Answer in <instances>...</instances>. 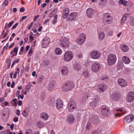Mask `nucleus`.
I'll use <instances>...</instances> for the list:
<instances>
[{"mask_svg": "<svg viewBox=\"0 0 134 134\" xmlns=\"http://www.w3.org/2000/svg\"><path fill=\"white\" fill-rule=\"evenodd\" d=\"M31 85L30 82H29L28 83L27 85L26 86L25 88V90H27L29 91V90L30 88Z\"/></svg>", "mask_w": 134, "mask_h": 134, "instance_id": "obj_39", "label": "nucleus"}, {"mask_svg": "<svg viewBox=\"0 0 134 134\" xmlns=\"http://www.w3.org/2000/svg\"><path fill=\"white\" fill-rule=\"evenodd\" d=\"M127 1L123 0H120L118 2L119 4H122L125 6L127 5Z\"/></svg>", "mask_w": 134, "mask_h": 134, "instance_id": "obj_34", "label": "nucleus"}, {"mask_svg": "<svg viewBox=\"0 0 134 134\" xmlns=\"http://www.w3.org/2000/svg\"><path fill=\"white\" fill-rule=\"evenodd\" d=\"M36 124L37 126L39 128H42L44 126L43 124L41 121H38Z\"/></svg>", "mask_w": 134, "mask_h": 134, "instance_id": "obj_37", "label": "nucleus"}, {"mask_svg": "<svg viewBox=\"0 0 134 134\" xmlns=\"http://www.w3.org/2000/svg\"><path fill=\"white\" fill-rule=\"evenodd\" d=\"M98 38L99 40L102 41L104 39L105 37V34L103 32H100L98 34Z\"/></svg>", "mask_w": 134, "mask_h": 134, "instance_id": "obj_28", "label": "nucleus"}, {"mask_svg": "<svg viewBox=\"0 0 134 134\" xmlns=\"http://www.w3.org/2000/svg\"><path fill=\"white\" fill-rule=\"evenodd\" d=\"M134 119V116L133 115H128L125 117L123 119V122L125 124H128L132 121Z\"/></svg>", "mask_w": 134, "mask_h": 134, "instance_id": "obj_10", "label": "nucleus"}, {"mask_svg": "<svg viewBox=\"0 0 134 134\" xmlns=\"http://www.w3.org/2000/svg\"><path fill=\"white\" fill-rule=\"evenodd\" d=\"M94 12L93 10L91 8L87 9L86 10V14L87 16L90 18H92Z\"/></svg>", "mask_w": 134, "mask_h": 134, "instance_id": "obj_18", "label": "nucleus"}, {"mask_svg": "<svg viewBox=\"0 0 134 134\" xmlns=\"http://www.w3.org/2000/svg\"><path fill=\"white\" fill-rule=\"evenodd\" d=\"M61 72L63 75H66L68 72V68L66 66L63 67L61 69Z\"/></svg>", "mask_w": 134, "mask_h": 134, "instance_id": "obj_23", "label": "nucleus"}, {"mask_svg": "<svg viewBox=\"0 0 134 134\" xmlns=\"http://www.w3.org/2000/svg\"><path fill=\"white\" fill-rule=\"evenodd\" d=\"M126 100L128 102H131L134 100V92L131 91L129 92L127 96Z\"/></svg>", "mask_w": 134, "mask_h": 134, "instance_id": "obj_13", "label": "nucleus"}, {"mask_svg": "<svg viewBox=\"0 0 134 134\" xmlns=\"http://www.w3.org/2000/svg\"><path fill=\"white\" fill-rule=\"evenodd\" d=\"M25 10V8L24 7H22L20 9V11L21 12H24Z\"/></svg>", "mask_w": 134, "mask_h": 134, "instance_id": "obj_57", "label": "nucleus"}, {"mask_svg": "<svg viewBox=\"0 0 134 134\" xmlns=\"http://www.w3.org/2000/svg\"><path fill=\"white\" fill-rule=\"evenodd\" d=\"M103 21L105 25L110 24L113 21V19L109 13H105L103 16Z\"/></svg>", "mask_w": 134, "mask_h": 134, "instance_id": "obj_3", "label": "nucleus"}, {"mask_svg": "<svg viewBox=\"0 0 134 134\" xmlns=\"http://www.w3.org/2000/svg\"><path fill=\"white\" fill-rule=\"evenodd\" d=\"M3 3L5 6H7L8 4V0H5L3 2Z\"/></svg>", "mask_w": 134, "mask_h": 134, "instance_id": "obj_52", "label": "nucleus"}, {"mask_svg": "<svg viewBox=\"0 0 134 134\" xmlns=\"http://www.w3.org/2000/svg\"><path fill=\"white\" fill-rule=\"evenodd\" d=\"M27 16H23L20 20V22H21L22 21L26 19L27 18Z\"/></svg>", "mask_w": 134, "mask_h": 134, "instance_id": "obj_50", "label": "nucleus"}, {"mask_svg": "<svg viewBox=\"0 0 134 134\" xmlns=\"http://www.w3.org/2000/svg\"><path fill=\"white\" fill-rule=\"evenodd\" d=\"M14 23V22L13 21H11L9 23L8 25V27H10Z\"/></svg>", "mask_w": 134, "mask_h": 134, "instance_id": "obj_51", "label": "nucleus"}, {"mask_svg": "<svg viewBox=\"0 0 134 134\" xmlns=\"http://www.w3.org/2000/svg\"><path fill=\"white\" fill-rule=\"evenodd\" d=\"M57 10L55 9L51 13L49 14V16L51 18L53 16V15H54L57 12Z\"/></svg>", "mask_w": 134, "mask_h": 134, "instance_id": "obj_40", "label": "nucleus"}, {"mask_svg": "<svg viewBox=\"0 0 134 134\" xmlns=\"http://www.w3.org/2000/svg\"><path fill=\"white\" fill-rule=\"evenodd\" d=\"M91 57L94 59H97L100 57L101 53L98 52L94 51L90 53Z\"/></svg>", "mask_w": 134, "mask_h": 134, "instance_id": "obj_11", "label": "nucleus"}, {"mask_svg": "<svg viewBox=\"0 0 134 134\" xmlns=\"http://www.w3.org/2000/svg\"><path fill=\"white\" fill-rule=\"evenodd\" d=\"M68 110L70 112H72L76 109V105L75 102L73 100L70 101L68 105Z\"/></svg>", "mask_w": 134, "mask_h": 134, "instance_id": "obj_5", "label": "nucleus"}, {"mask_svg": "<svg viewBox=\"0 0 134 134\" xmlns=\"http://www.w3.org/2000/svg\"><path fill=\"white\" fill-rule=\"evenodd\" d=\"M18 23H15V24L14 25L13 27H12L11 28V30H12L15 28H16V27L18 26Z\"/></svg>", "mask_w": 134, "mask_h": 134, "instance_id": "obj_53", "label": "nucleus"}, {"mask_svg": "<svg viewBox=\"0 0 134 134\" xmlns=\"http://www.w3.org/2000/svg\"><path fill=\"white\" fill-rule=\"evenodd\" d=\"M120 96L119 93L115 92L111 96L110 99L113 101H116L119 99Z\"/></svg>", "mask_w": 134, "mask_h": 134, "instance_id": "obj_17", "label": "nucleus"}, {"mask_svg": "<svg viewBox=\"0 0 134 134\" xmlns=\"http://www.w3.org/2000/svg\"><path fill=\"white\" fill-rule=\"evenodd\" d=\"M33 24L34 22H32L31 23L30 25L29 26L28 29V30H30V28L32 27Z\"/></svg>", "mask_w": 134, "mask_h": 134, "instance_id": "obj_55", "label": "nucleus"}, {"mask_svg": "<svg viewBox=\"0 0 134 134\" xmlns=\"http://www.w3.org/2000/svg\"><path fill=\"white\" fill-rule=\"evenodd\" d=\"M6 62L7 63H8V65L10 66V65L11 60L9 58H8L6 59Z\"/></svg>", "mask_w": 134, "mask_h": 134, "instance_id": "obj_47", "label": "nucleus"}, {"mask_svg": "<svg viewBox=\"0 0 134 134\" xmlns=\"http://www.w3.org/2000/svg\"><path fill=\"white\" fill-rule=\"evenodd\" d=\"M121 116V115L120 113H117L115 114V117L117 116L120 117Z\"/></svg>", "mask_w": 134, "mask_h": 134, "instance_id": "obj_60", "label": "nucleus"}, {"mask_svg": "<svg viewBox=\"0 0 134 134\" xmlns=\"http://www.w3.org/2000/svg\"><path fill=\"white\" fill-rule=\"evenodd\" d=\"M91 93H92L91 90H89V91L88 90L85 93V94L87 98H88V97H90Z\"/></svg>", "mask_w": 134, "mask_h": 134, "instance_id": "obj_38", "label": "nucleus"}, {"mask_svg": "<svg viewBox=\"0 0 134 134\" xmlns=\"http://www.w3.org/2000/svg\"><path fill=\"white\" fill-rule=\"evenodd\" d=\"M41 118H42L44 120H47L48 118V115L46 113L43 112L41 113L40 115Z\"/></svg>", "mask_w": 134, "mask_h": 134, "instance_id": "obj_25", "label": "nucleus"}, {"mask_svg": "<svg viewBox=\"0 0 134 134\" xmlns=\"http://www.w3.org/2000/svg\"><path fill=\"white\" fill-rule=\"evenodd\" d=\"M30 112V109L28 108H26L23 111L22 113L23 116L25 118H27Z\"/></svg>", "mask_w": 134, "mask_h": 134, "instance_id": "obj_20", "label": "nucleus"}, {"mask_svg": "<svg viewBox=\"0 0 134 134\" xmlns=\"http://www.w3.org/2000/svg\"><path fill=\"white\" fill-rule=\"evenodd\" d=\"M82 75L84 77L87 78L89 76L90 74L87 70H85L83 71Z\"/></svg>", "mask_w": 134, "mask_h": 134, "instance_id": "obj_32", "label": "nucleus"}, {"mask_svg": "<svg viewBox=\"0 0 134 134\" xmlns=\"http://www.w3.org/2000/svg\"><path fill=\"white\" fill-rule=\"evenodd\" d=\"M120 46L121 50L124 52L127 51L129 49L128 47L124 44H121Z\"/></svg>", "mask_w": 134, "mask_h": 134, "instance_id": "obj_24", "label": "nucleus"}, {"mask_svg": "<svg viewBox=\"0 0 134 134\" xmlns=\"http://www.w3.org/2000/svg\"><path fill=\"white\" fill-rule=\"evenodd\" d=\"M50 38L48 37H45L42 40V46L43 48L47 47L49 43Z\"/></svg>", "mask_w": 134, "mask_h": 134, "instance_id": "obj_12", "label": "nucleus"}, {"mask_svg": "<svg viewBox=\"0 0 134 134\" xmlns=\"http://www.w3.org/2000/svg\"><path fill=\"white\" fill-rule=\"evenodd\" d=\"M98 100L97 99H94L90 103V105L92 107H94L96 106L97 104L98 103Z\"/></svg>", "mask_w": 134, "mask_h": 134, "instance_id": "obj_33", "label": "nucleus"}, {"mask_svg": "<svg viewBox=\"0 0 134 134\" xmlns=\"http://www.w3.org/2000/svg\"><path fill=\"white\" fill-rule=\"evenodd\" d=\"M75 86L74 83L72 82H68L64 83L61 88L64 91H68L74 88Z\"/></svg>", "mask_w": 134, "mask_h": 134, "instance_id": "obj_1", "label": "nucleus"}, {"mask_svg": "<svg viewBox=\"0 0 134 134\" xmlns=\"http://www.w3.org/2000/svg\"><path fill=\"white\" fill-rule=\"evenodd\" d=\"M93 118H92V120L93 122L94 123L95 121L98 120V118L97 115H94V116H93Z\"/></svg>", "mask_w": 134, "mask_h": 134, "instance_id": "obj_43", "label": "nucleus"}, {"mask_svg": "<svg viewBox=\"0 0 134 134\" xmlns=\"http://www.w3.org/2000/svg\"><path fill=\"white\" fill-rule=\"evenodd\" d=\"M69 45V41L68 39L65 38L62 41L61 43H60L59 45L62 46L63 47L66 48Z\"/></svg>", "mask_w": 134, "mask_h": 134, "instance_id": "obj_15", "label": "nucleus"}, {"mask_svg": "<svg viewBox=\"0 0 134 134\" xmlns=\"http://www.w3.org/2000/svg\"><path fill=\"white\" fill-rule=\"evenodd\" d=\"M68 14L63 13L62 14V17L63 19H65L67 18V16H68Z\"/></svg>", "mask_w": 134, "mask_h": 134, "instance_id": "obj_48", "label": "nucleus"}, {"mask_svg": "<svg viewBox=\"0 0 134 134\" xmlns=\"http://www.w3.org/2000/svg\"><path fill=\"white\" fill-rule=\"evenodd\" d=\"M107 78H108L107 77H105V76H103L102 77H101L100 78V80H104L105 79H106Z\"/></svg>", "mask_w": 134, "mask_h": 134, "instance_id": "obj_59", "label": "nucleus"}, {"mask_svg": "<svg viewBox=\"0 0 134 134\" xmlns=\"http://www.w3.org/2000/svg\"><path fill=\"white\" fill-rule=\"evenodd\" d=\"M58 17V15H56L54 16V19L52 20V23L53 24H56L57 22V18Z\"/></svg>", "mask_w": 134, "mask_h": 134, "instance_id": "obj_36", "label": "nucleus"}, {"mask_svg": "<svg viewBox=\"0 0 134 134\" xmlns=\"http://www.w3.org/2000/svg\"><path fill=\"white\" fill-rule=\"evenodd\" d=\"M86 35L85 34L82 33L76 40V42L79 45L82 44L84 42L86 39Z\"/></svg>", "mask_w": 134, "mask_h": 134, "instance_id": "obj_7", "label": "nucleus"}, {"mask_svg": "<svg viewBox=\"0 0 134 134\" xmlns=\"http://www.w3.org/2000/svg\"><path fill=\"white\" fill-rule=\"evenodd\" d=\"M67 121L69 123H72L74 121V119L72 115H70L68 116Z\"/></svg>", "mask_w": 134, "mask_h": 134, "instance_id": "obj_30", "label": "nucleus"}, {"mask_svg": "<svg viewBox=\"0 0 134 134\" xmlns=\"http://www.w3.org/2000/svg\"><path fill=\"white\" fill-rule=\"evenodd\" d=\"M32 50L31 48L29 51L28 54L29 55L31 54L32 53Z\"/></svg>", "mask_w": 134, "mask_h": 134, "instance_id": "obj_58", "label": "nucleus"}, {"mask_svg": "<svg viewBox=\"0 0 134 134\" xmlns=\"http://www.w3.org/2000/svg\"><path fill=\"white\" fill-rule=\"evenodd\" d=\"M73 68L74 69L77 71H79L81 69V66L80 64L76 63L74 64Z\"/></svg>", "mask_w": 134, "mask_h": 134, "instance_id": "obj_27", "label": "nucleus"}, {"mask_svg": "<svg viewBox=\"0 0 134 134\" xmlns=\"http://www.w3.org/2000/svg\"><path fill=\"white\" fill-rule=\"evenodd\" d=\"M16 115L17 116H19L20 115V110L19 109H17L16 111Z\"/></svg>", "mask_w": 134, "mask_h": 134, "instance_id": "obj_56", "label": "nucleus"}, {"mask_svg": "<svg viewBox=\"0 0 134 134\" xmlns=\"http://www.w3.org/2000/svg\"><path fill=\"white\" fill-rule=\"evenodd\" d=\"M55 51V54L58 55L61 54L62 52V51L61 49L59 48H56Z\"/></svg>", "mask_w": 134, "mask_h": 134, "instance_id": "obj_35", "label": "nucleus"}, {"mask_svg": "<svg viewBox=\"0 0 134 134\" xmlns=\"http://www.w3.org/2000/svg\"><path fill=\"white\" fill-rule=\"evenodd\" d=\"M91 124L90 123H87L86 124V128L87 130H88L90 128Z\"/></svg>", "mask_w": 134, "mask_h": 134, "instance_id": "obj_45", "label": "nucleus"}, {"mask_svg": "<svg viewBox=\"0 0 134 134\" xmlns=\"http://www.w3.org/2000/svg\"><path fill=\"white\" fill-rule=\"evenodd\" d=\"M77 57L79 59H81L82 58V55L81 54H77Z\"/></svg>", "mask_w": 134, "mask_h": 134, "instance_id": "obj_49", "label": "nucleus"}, {"mask_svg": "<svg viewBox=\"0 0 134 134\" xmlns=\"http://www.w3.org/2000/svg\"><path fill=\"white\" fill-rule=\"evenodd\" d=\"M25 134H32V130L30 129H27L26 131Z\"/></svg>", "mask_w": 134, "mask_h": 134, "instance_id": "obj_42", "label": "nucleus"}, {"mask_svg": "<svg viewBox=\"0 0 134 134\" xmlns=\"http://www.w3.org/2000/svg\"><path fill=\"white\" fill-rule=\"evenodd\" d=\"M18 118L16 117H15L13 118V120L15 122H17L18 121Z\"/></svg>", "mask_w": 134, "mask_h": 134, "instance_id": "obj_61", "label": "nucleus"}, {"mask_svg": "<svg viewBox=\"0 0 134 134\" xmlns=\"http://www.w3.org/2000/svg\"><path fill=\"white\" fill-rule=\"evenodd\" d=\"M18 49V47H15L13 49V51L15 53V54H13L14 56H15L17 55Z\"/></svg>", "mask_w": 134, "mask_h": 134, "instance_id": "obj_41", "label": "nucleus"}, {"mask_svg": "<svg viewBox=\"0 0 134 134\" xmlns=\"http://www.w3.org/2000/svg\"><path fill=\"white\" fill-rule=\"evenodd\" d=\"M73 58L72 54L71 52L67 51L64 54L63 57L64 60L68 62L71 60Z\"/></svg>", "mask_w": 134, "mask_h": 134, "instance_id": "obj_4", "label": "nucleus"}, {"mask_svg": "<svg viewBox=\"0 0 134 134\" xmlns=\"http://www.w3.org/2000/svg\"><path fill=\"white\" fill-rule=\"evenodd\" d=\"M69 12V9L66 8L64 9L63 13L68 14Z\"/></svg>", "mask_w": 134, "mask_h": 134, "instance_id": "obj_44", "label": "nucleus"}, {"mask_svg": "<svg viewBox=\"0 0 134 134\" xmlns=\"http://www.w3.org/2000/svg\"><path fill=\"white\" fill-rule=\"evenodd\" d=\"M55 87V82L54 81H52L48 85L47 88L49 91H52L54 90Z\"/></svg>", "mask_w": 134, "mask_h": 134, "instance_id": "obj_19", "label": "nucleus"}, {"mask_svg": "<svg viewBox=\"0 0 134 134\" xmlns=\"http://www.w3.org/2000/svg\"><path fill=\"white\" fill-rule=\"evenodd\" d=\"M107 87L104 84H100L98 87L97 91L99 93H101L105 91L106 90Z\"/></svg>", "mask_w": 134, "mask_h": 134, "instance_id": "obj_16", "label": "nucleus"}, {"mask_svg": "<svg viewBox=\"0 0 134 134\" xmlns=\"http://www.w3.org/2000/svg\"><path fill=\"white\" fill-rule=\"evenodd\" d=\"M63 105L62 101L59 99H57L56 102V105L57 108L60 109Z\"/></svg>", "mask_w": 134, "mask_h": 134, "instance_id": "obj_22", "label": "nucleus"}, {"mask_svg": "<svg viewBox=\"0 0 134 134\" xmlns=\"http://www.w3.org/2000/svg\"><path fill=\"white\" fill-rule=\"evenodd\" d=\"M107 0H100L97 3L99 7L105 6L107 3Z\"/></svg>", "mask_w": 134, "mask_h": 134, "instance_id": "obj_21", "label": "nucleus"}, {"mask_svg": "<svg viewBox=\"0 0 134 134\" xmlns=\"http://www.w3.org/2000/svg\"><path fill=\"white\" fill-rule=\"evenodd\" d=\"M9 30H7L6 31L4 34H3V37H2V39H3L9 33Z\"/></svg>", "mask_w": 134, "mask_h": 134, "instance_id": "obj_46", "label": "nucleus"}, {"mask_svg": "<svg viewBox=\"0 0 134 134\" xmlns=\"http://www.w3.org/2000/svg\"><path fill=\"white\" fill-rule=\"evenodd\" d=\"M120 111L121 112L123 115L125 113L127 112V111L126 110L122 108H121L119 109L114 108L113 110L114 112L118 111Z\"/></svg>", "mask_w": 134, "mask_h": 134, "instance_id": "obj_26", "label": "nucleus"}, {"mask_svg": "<svg viewBox=\"0 0 134 134\" xmlns=\"http://www.w3.org/2000/svg\"><path fill=\"white\" fill-rule=\"evenodd\" d=\"M129 15L127 13H125L122 19L121 22L122 23L124 22L129 17Z\"/></svg>", "mask_w": 134, "mask_h": 134, "instance_id": "obj_31", "label": "nucleus"}, {"mask_svg": "<svg viewBox=\"0 0 134 134\" xmlns=\"http://www.w3.org/2000/svg\"><path fill=\"white\" fill-rule=\"evenodd\" d=\"M101 112L102 114L104 116H108L110 114V110L108 108L103 106L101 108Z\"/></svg>", "mask_w": 134, "mask_h": 134, "instance_id": "obj_8", "label": "nucleus"}, {"mask_svg": "<svg viewBox=\"0 0 134 134\" xmlns=\"http://www.w3.org/2000/svg\"><path fill=\"white\" fill-rule=\"evenodd\" d=\"M101 66L98 63L95 62L92 65L91 69L92 71L94 72H96L99 71L100 69Z\"/></svg>", "mask_w": 134, "mask_h": 134, "instance_id": "obj_9", "label": "nucleus"}, {"mask_svg": "<svg viewBox=\"0 0 134 134\" xmlns=\"http://www.w3.org/2000/svg\"><path fill=\"white\" fill-rule=\"evenodd\" d=\"M20 61V59H16L14 62L15 64H16V63H17L18 62Z\"/></svg>", "mask_w": 134, "mask_h": 134, "instance_id": "obj_63", "label": "nucleus"}, {"mask_svg": "<svg viewBox=\"0 0 134 134\" xmlns=\"http://www.w3.org/2000/svg\"><path fill=\"white\" fill-rule=\"evenodd\" d=\"M117 57L114 54H109L108 56L107 62L109 66H111L115 64L116 63Z\"/></svg>", "mask_w": 134, "mask_h": 134, "instance_id": "obj_2", "label": "nucleus"}, {"mask_svg": "<svg viewBox=\"0 0 134 134\" xmlns=\"http://www.w3.org/2000/svg\"><path fill=\"white\" fill-rule=\"evenodd\" d=\"M39 16H39V15H38L37 16H35L33 19V20L34 21H36L37 19V18H38L39 17Z\"/></svg>", "mask_w": 134, "mask_h": 134, "instance_id": "obj_54", "label": "nucleus"}, {"mask_svg": "<svg viewBox=\"0 0 134 134\" xmlns=\"http://www.w3.org/2000/svg\"><path fill=\"white\" fill-rule=\"evenodd\" d=\"M30 40H31V41L32 42L34 40V37L32 35H30L29 36Z\"/></svg>", "mask_w": 134, "mask_h": 134, "instance_id": "obj_62", "label": "nucleus"}, {"mask_svg": "<svg viewBox=\"0 0 134 134\" xmlns=\"http://www.w3.org/2000/svg\"><path fill=\"white\" fill-rule=\"evenodd\" d=\"M122 62L126 64H128L130 62L129 59L127 57L125 56L122 57Z\"/></svg>", "mask_w": 134, "mask_h": 134, "instance_id": "obj_29", "label": "nucleus"}, {"mask_svg": "<svg viewBox=\"0 0 134 134\" xmlns=\"http://www.w3.org/2000/svg\"><path fill=\"white\" fill-rule=\"evenodd\" d=\"M117 68L119 70H121L122 68V67L121 65H118L117 66Z\"/></svg>", "mask_w": 134, "mask_h": 134, "instance_id": "obj_64", "label": "nucleus"}, {"mask_svg": "<svg viewBox=\"0 0 134 134\" xmlns=\"http://www.w3.org/2000/svg\"><path fill=\"white\" fill-rule=\"evenodd\" d=\"M77 15V13L72 12L70 13L67 18H66V20L70 22L75 20Z\"/></svg>", "mask_w": 134, "mask_h": 134, "instance_id": "obj_6", "label": "nucleus"}, {"mask_svg": "<svg viewBox=\"0 0 134 134\" xmlns=\"http://www.w3.org/2000/svg\"><path fill=\"white\" fill-rule=\"evenodd\" d=\"M118 84L122 87H125L127 85V81L124 79L122 78H119L118 80Z\"/></svg>", "mask_w": 134, "mask_h": 134, "instance_id": "obj_14", "label": "nucleus"}]
</instances>
